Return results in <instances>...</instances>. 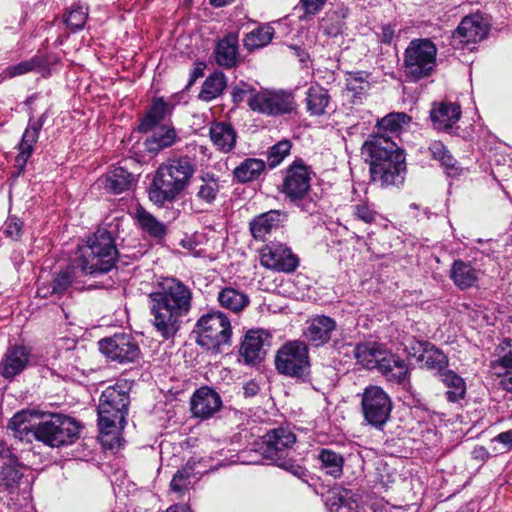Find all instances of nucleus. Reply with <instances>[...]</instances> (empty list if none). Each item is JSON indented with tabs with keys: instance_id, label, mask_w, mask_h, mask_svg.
Returning a JSON list of instances; mask_svg holds the SVG:
<instances>
[{
	"instance_id": "nucleus-42",
	"label": "nucleus",
	"mask_w": 512,
	"mask_h": 512,
	"mask_svg": "<svg viewBox=\"0 0 512 512\" xmlns=\"http://www.w3.org/2000/svg\"><path fill=\"white\" fill-rule=\"evenodd\" d=\"M499 364L505 369V375L501 380L503 388L512 392V339H505L498 346Z\"/></svg>"
},
{
	"instance_id": "nucleus-11",
	"label": "nucleus",
	"mask_w": 512,
	"mask_h": 512,
	"mask_svg": "<svg viewBox=\"0 0 512 512\" xmlns=\"http://www.w3.org/2000/svg\"><path fill=\"white\" fill-rule=\"evenodd\" d=\"M251 110L268 116H280L292 112L295 108L291 92L278 89H262L247 99Z\"/></svg>"
},
{
	"instance_id": "nucleus-34",
	"label": "nucleus",
	"mask_w": 512,
	"mask_h": 512,
	"mask_svg": "<svg viewBox=\"0 0 512 512\" xmlns=\"http://www.w3.org/2000/svg\"><path fill=\"white\" fill-rule=\"evenodd\" d=\"M428 342L416 341L412 344L413 355L424 361L425 365L431 369L441 371L447 365V357L438 349L428 348Z\"/></svg>"
},
{
	"instance_id": "nucleus-41",
	"label": "nucleus",
	"mask_w": 512,
	"mask_h": 512,
	"mask_svg": "<svg viewBox=\"0 0 512 512\" xmlns=\"http://www.w3.org/2000/svg\"><path fill=\"white\" fill-rule=\"evenodd\" d=\"M176 141V131L174 128L161 127L153 132L146 139L145 146L151 153H157L160 150L172 146Z\"/></svg>"
},
{
	"instance_id": "nucleus-46",
	"label": "nucleus",
	"mask_w": 512,
	"mask_h": 512,
	"mask_svg": "<svg viewBox=\"0 0 512 512\" xmlns=\"http://www.w3.org/2000/svg\"><path fill=\"white\" fill-rule=\"evenodd\" d=\"M226 87V79L222 72H214L206 78L199 93V98L211 101L217 98Z\"/></svg>"
},
{
	"instance_id": "nucleus-30",
	"label": "nucleus",
	"mask_w": 512,
	"mask_h": 512,
	"mask_svg": "<svg viewBox=\"0 0 512 512\" xmlns=\"http://www.w3.org/2000/svg\"><path fill=\"white\" fill-rule=\"evenodd\" d=\"M378 371L392 383L403 384L408 378L406 362L401 357L390 352L382 359Z\"/></svg>"
},
{
	"instance_id": "nucleus-37",
	"label": "nucleus",
	"mask_w": 512,
	"mask_h": 512,
	"mask_svg": "<svg viewBox=\"0 0 512 512\" xmlns=\"http://www.w3.org/2000/svg\"><path fill=\"white\" fill-rule=\"evenodd\" d=\"M369 74L366 72L348 73L346 78V97L350 98L353 103L362 100L370 89Z\"/></svg>"
},
{
	"instance_id": "nucleus-10",
	"label": "nucleus",
	"mask_w": 512,
	"mask_h": 512,
	"mask_svg": "<svg viewBox=\"0 0 512 512\" xmlns=\"http://www.w3.org/2000/svg\"><path fill=\"white\" fill-rule=\"evenodd\" d=\"M361 410L368 424L382 428L392 411L391 398L381 387L370 385L361 394Z\"/></svg>"
},
{
	"instance_id": "nucleus-24",
	"label": "nucleus",
	"mask_w": 512,
	"mask_h": 512,
	"mask_svg": "<svg viewBox=\"0 0 512 512\" xmlns=\"http://www.w3.org/2000/svg\"><path fill=\"white\" fill-rule=\"evenodd\" d=\"M223 189V182L218 176L211 172H206L198 177L195 186V200L205 206H212L221 190Z\"/></svg>"
},
{
	"instance_id": "nucleus-48",
	"label": "nucleus",
	"mask_w": 512,
	"mask_h": 512,
	"mask_svg": "<svg viewBox=\"0 0 512 512\" xmlns=\"http://www.w3.org/2000/svg\"><path fill=\"white\" fill-rule=\"evenodd\" d=\"M136 218L140 227L150 236L162 238L166 234V227L159 222L152 214L143 208L137 209Z\"/></svg>"
},
{
	"instance_id": "nucleus-50",
	"label": "nucleus",
	"mask_w": 512,
	"mask_h": 512,
	"mask_svg": "<svg viewBox=\"0 0 512 512\" xmlns=\"http://www.w3.org/2000/svg\"><path fill=\"white\" fill-rule=\"evenodd\" d=\"M195 464L194 461L189 460L182 469L176 472L170 483L173 491L182 492L191 485L194 479H197L200 472L195 471Z\"/></svg>"
},
{
	"instance_id": "nucleus-1",
	"label": "nucleus",
	"mask_w": 512,
	"mask_h": 512,
	"mask_svg": "<svg viewBox=\"0 0 512 512\" xmlns=\"http://www.w3.org/2000/svg\"><path fill=\"white\" fill-rule=\"evenodd\" d=\"M193 292L176 278H164L148 294L150 323L165 340L173 339L190 314Z\"/></svg>"
},
{
	"instance_id": "nucleus-58",
	"label": "nucleus",
	"mask_w": 512,
	"mask_h": 512,
	"mask_svg": "<svg viewBox=\"0 0 512 512\" xmlns=\"http://www.w3.org/2000/svg\"><path fill=\"white\" fill-rule=\"evenodd\" d=\"M277 465L287 471H289L291 474L297 476L298 478H301L306 475V470L302 466L298 465L294 461L291 460H282Z\"/></svg>"
},
{
	"instance_id": "nucleus-53",
	"label": "nucleus",
	"mask_w": 512,
	"mask_h": 512,
	"mask_svg": "<svg viewBox=\"0 0 512 512\" xmlns=\"http://www.w3.org/2000/svg\"><path fill=\"white\" fill-rule=\"evenodd\" d=\"M291 145L289 141H280L271 147L268 154V163L275 167L289 154Z\"/></svg>"
},
{
	"instance_id": "nucleus-38",
	"label": "nucleus",
	"mask_w": 512,
	"mask_h": 512,
	"mask_svg": "<svg viewBox=\"0 0 512 512\" xmlns=\"http://www.w3.org/2000/svg\"><path fill=\"white\" fill-rule=\"evenodd\" d=\"M217 300L221 307L234 313L241 312L250 302L249 297L244 292L231 287L221 289L218 293Z\"/></svg>"
},
{
	"instance_id": "nucleus-57",
	"label": "nucleus",
	"mask_w": 512,
	"mask_h": 512,
	"mask_svg": "<svg viewBox=\"0 0 512 512\" xmlns=\"http://www.w3.org/2000/svg\"><path fill=\"white\" fill-rule=\"evenodd\" d=\"M327 0H300L306 15H316L324 7Z\"/></svg>"
},
{
	"instance_id": "nucleus-40",
	"label": "nucleus",
	"mask_w": 512,
	"mask_h": 512,
	"mask_svg": "<svg viewBox=\"0 0 512 512\" xmlns=\"http://www.w3.org/2000/svg\"><path fill=\"white\" fill-rule=\"evenodd\" d=\"M330 96L328 91L323 87L315 85L311 86L307 91L306 103L307 110L311 115H322L329 104Z\"/></svg>"
},
{
	"instance_id": "nucleus-6",
	"label": "nucleus",
	"mask_w": 512,
	"mask_h": 512,
	"mask_svg": "<svg viewBox=\"0 0 512 512\" xmlns=\"http://www.w3.org/2000/svg\"><path fill=\"white\" fill-rule=\"evenodd\" d=\"M437 47L427 38L413 39L404 51L403 69L411 81L432 75L436 67Z\"/></svg>"
},
{
	"instance_id": "nucleus-44",
	"label": "nucleus",
	"mask_w": 512,
	"mask_h": 512,
	"mask_svg": "<svg viewBox=\"0 0 512 512\" xmlns=\"http://www.w3.org/2000/svg\"><path fill=\"white\" fill-rule=\"evenodd\" d=\"M168 113V104L162 99L158 98L153 101L151 107L142 118L139 125V130L147 132L155 127L161 120L164 119Z\"/></svg>"
},
{
	"instance_id": "nucleus-49",
	"label": "nucleus",
	"mask_w": 512,
	"mask_h": 512,
	"mask_svg": "<svg viewBox=\"0 0 512 512\" xmlns=\"http://www.w3.org/2000/svg\"><path fill=\"white\" fill-rule=\"evenodd\" d=\"M411 122V117L404 112H393L378 121V127L391 134H400Z\"/></svg>"
},
{
	"instance_id": "nucleus-47",
	"label": "nucleus",
	"mask_w": 512,
	"mask_h": 512,
	"mask_svg": "<svg viewBox=\"0 0 512 512\" xmlns=\"http://www.w3.org/2000/svg\"><path fill=\"white\" fill-rule=\"evenodd\" d=\"M44 63L45 61L42 57L34 56L29 60L22 61L15 65H10L0 73V80L4 81L16 76L27 74L39 67H42Z\"/></svg>"
},
{
	"instance_id": "nucleus-54",
	"label": "nucleus",
	"mask_w": 512,
	"mask_h": 512,
	"mask_svg": "<svg viewBox=\"0 0 512 512\" xmlns=\"http://www.w3.org/2000/svg\"><path fill=\"white\" fill-rule=\"evenodd\" d=\"M23 222L15 217L10 216L5 222L3 233L11 240L17 241L22 236Z\"/></svg>"
},
{
	"instance_id": "nucleus-63",
	"label": "nucleus",
	"mask_w": 512,
	"mask_h": 512,
	"mask_svg": "<svg viewBox=\"0 0 512 512\" xmlns=\"http://www.w3.org/2000/svg\"><path fill=\"white\" fill-rule=\"evenodd\" d=\"M166 512H191V510L187 506L175 505V506H171L170 508H168Z\"/></svg>"
},
{
	"instance_id": "nucleus-7",
	"label": "nucleus",
	"mask_w": 512,
	"mask_h": 512,
	"mask_svg": "<svg viewBox=\"0 0 512 512\" xmlns=\"http://www.w3.org/2000/svg\"><path fill=\"white\" fill-rule=\"evenodd\" d=\"M196 342L208 349L219 350L222 345H229L232 327L229 318L220 311L201 316L195 326Z\"/></svg>"
},
{
	"instance_id": "nucleus-59",
	"label": "nucleus",
	"mask_w": 512,
	"mask_h": 512,
	"mask_svg": "<svg viewBox=\"0 0 512 512\" xmlns=\"http://www.w3.org/2000/svg\"><path fill=\"white\" fill-rule=\"evenodd\" d=\"M395 37V26L391 24L383 25L381 32L378 34V39L383 44H391Z\"/></svg>"
},
{
	"instance_id": "nucleus-32",
	"label": "nucleus",
	"mask_w": 512,
	"mask_h": 512,
	"mask_svg": "<svg viewBox=\"0 0 512 512\" xmlns=\"http://www.w3.org/2000/svg\"><path fill=\"white\" fill-rule=\"evenodd\" d=\"M44 123V115L39 119H30L27 128L25 129L21 143L19 144V154L16 157V162L20 166H24L33 152L34 144L37 142L40 130Z\"/></svg>"
},
{
	"instance_id": "nucleus-60",
	"label": "nucleus",
	"mask_w": 512,
	"mask_h": 512,
	"mask_svg": "<svg viewBox=\"0 0 512 512\" xmlns=\"http://www.w3.org/2000/svg\"><path fill=\"white\" fill-rule=\"evenodd\" d=\"M205 64L198 62L195 64L194 69L191 72L188 86H191L198 78L204 75Z\"/></svg>"
},
{
	"instance_id": "nucleus-8",
	"label": "nucleus",
	"mask_w": 512,
	"mask_h": 512,
	"mask_svg": "<svg viewBox=\"0 0 512 512\" xmlns=\"http://www.w3.org/2000/svg\"><path fill=\"white\" fill-rule=\"evenodd\" d=\"M80 434V426L71 417L55 414L49 420L40 422L34 437L50 447H61L74 443Z\"/></svg>"
},
{
	"instance_id": "nucleus-20",
	"label": "nucleus",
	"mask_w": 512,
	"mask_h": 512,
	"mask_svg": "<svg viewBox=\"0 0 512 512\" xmlns=\"http://www.w3.org/2000/svg\"><path fill=\"white\" fill-rule=\"evenodd\" d=\"M461 107L457 103L442 101L434 103L430 110V119L434 129L454 133V128L461 118Z\"/></svg>"
},
{
	"instance_id": "nucleus-12",
	"label": "nucleus",
	"mask_w": 512,
	"mask_h": 512,
	"mask_svg": "<svg viewBox=\"0 0 512 512\" xmlns=\"http://www.w3.org/2000/svg\"><path fill=\"white\" fill-rule=\"evenodd\" d=\"M296 442V436L288 428H275L267 432L259 444L262 456L275 463L284 460Z\"/></svg>"
},
{
	"instance_id": "nucleus-29",
	"label": "nucleus",
	"mask_w": 512,
	"mask_h": 512,
	"mask_svg": "<svg viewBox=\"0 0 512 512\" xmlns=\"http://www.w3.org/2000/svg\"><path fill=\"white\" fill-rule=\"evenodd\" d=\"M480 277V270L476 269L470 262L457 259L452 263L450 278L454 285L461 290L474 286Z\"/></svg>"
},
{
	"instance_id": "nucleus-27",
	"label": "nucleus",
	"mask_w": 512,
	"mask_h": 512,
	"mask_svg": "<svg viewBox=\"0 0 512 512\" xmlns=\"http://www.w3.org/2000/svg\"><path fill=\"white\" fill-rule=\"evenodd\" d=\"M387 353L385 347L377 342L360 343L354 348V356L357 362L367 369H378Z\"/></svg>"
},
{
	"instance_id": "nucleus-43",
	"label": "nucleus",
	"mask_w": 512,
	"mask_h": 512,
	"mask_svg": "<svg viewBox=\"0 0 512 512\" xmlns=\"http://www.w3.org/2000/svg\"><path fill=\"white\" fill-rule=\"evenodd\" d=\"M275 34L274 28L269 24H263L246 34L243 39L244 46L248 50L259 49L268 45Z\"/></svg>"
},
{
	"instance_id": "nucleus-33",
	"label": "nucleus",
	"mask_w": 512,
	"mask_h": 512,
	"mask_svg": "<svg viewBox=\"0 0 512 512\" xmlns=\"http://www.w3.org/2000/svg\"><path fill=\"white\" fill-rule=\"evenodd\" d=\"M209 135L214 146L223 153L230 152L236 144L237 135L229 123H213L209 129Z\"/></svg>"
},
{
	"instance_id": "nucleus-15",
	"label": "nucleus",
	"mask_w": 512,
	"mask_h": 512,
	"mask_svg": "<svg viewBox=\"0 0 512 512\" xmlns=\"http://www.w3.org/2000/svg\"><path fill=\"white\" fill-rule=\"evenodd\" d=\"M99 349L108 358L120 363L133 362L140 353L132 336L124 333L100 340Z\"/></svg>"
},
{
	"instance_id": "nucleus-9",
	"label": "nucleus",
	"mask_w": 512,
	"mask_h": 512,
	"mask_svg": "<svg viewBox=\"0 0 512 512\" xmlns=\"http://www.w3.org/2000/svg\"><path fill=\"white\" fill-rule=\"evenodd\" d=\"M275 366L279 373L290 377L306 376L310 368L307 346L300 341L286 343L275 356Z\"/></svg>"
},
{
	"instance_id": "nucleus-18",
	"label": "nucleus",
	"mask_w": 512,
	"mask_h": 512,
	"mask_svg": "<svg viewBox=\"0 0 512 512\" xmlns=\"http://www.w3.org/2000/svg\"><path fill=\"white\" fill-rule=\"evenodd\" d=\"M270 334L263 329L249 330L241 343L240 355L246 364H256L263 360L270 345Z\"/></svg>"
},
{
	"instance_id": "nucleus-56",
	"label": "nucleus",
	"mask_w": 512,
	"mask_h": 512,
	"mask_svg": "<svg viewBox=\"0 0 512 512\" xmlns=\"http://www.w3.org/2000/svg\"><path fill=\"white\" fill-rule=\"evenodd\" d=\"M255 89L251 87L249 84L240 82L239 84L235 85L232 89V99L235 103H240L245 100L246 97L248 99L256 93Z\"/></svg>"
},
{
	"instance_id": "nucleus-5",
	"label": "nucleus",
	"mask_w": 512,
	"mask_h": 512,
	"mask_svg": "<svg viewBox=\"0 0 512 512\" xmlns=\"http://www.w3.org/2000/svg\"><path fill=\"white\" fill-rule=\"evenodd\" d=\"M125 388V384L116 383L102 392L98 406V425L102 433L109 434L116 427L124 428L129 405Z\"/></svg>"
},
{
	"instance_id": "nucleus-17",
	"label": "nucleus",
	"mask_w": 512,
	"mask_h": 512,
	"mask_svg": "<svg viewBox=\"0 0 512 512\" xmlns=\"http://www.w3.org/2000/svg\"><path fill=\"white\" fill-rule=\"evenodd\" d=\"M83 275L78 265V260H76L75 264L61 270L49 285L39 286L37 295L42 298H47L51 295H63L70 288L80 289L81 282L79 278Z\"/></svg>"
},
{
	"instance_id": "nucleus-31",
	"label": "nucleus",
	"mask_w": 512,
	"mask_h": 512,
	"mask_svg": "<svg viewBox=\"0 0 512 512\" xmlns=\"http://www.w3.org/2000/svg\"><path fill=\"white\" fill-rule=\"evenodd\" d=\"M217 64L224 68H232L238 61V35L229 33L218 41L215 47Z\"/></svg>"
},
{
	"instance_id": "nucleus-28",
	"label": "nucleus",
	"mask_w": 512,
	"mask_h": 512,
	"mask_svg": "<svg viewBox=\"0 0 512 512\" xmlns=\"http://www.w3.org/2000/svg\"><path fill=\"white\" fill-rule=\"evenodd\" d=\"M133 182V175L123 167L114 168L97 181L99 186L112 194H120L129 190Z\"/></svg>"
},
{
	"instance_id": "nucleus-35",
	"label": "nucleus",
	"mask_w": 512,
	"mask_h": 512,
	"mask_svg": "<svg viewBox=\"0 0 512 512\" xmlns=\"http://www.w3.org/2000/svg\"><path fill=\"white\" fill-rule=\"evenodd\" d=\"M317 460L319 468L326 475L338 479L343 474L344 457L341 453L330 448H321L318 452Z\"/></svg>"
},
{
	"instance_id": "nucleus-3",
	"label": "nucleus",
	"mask_w": 512,
	"mask_h": 512,
	"mask_svg": "<svg viewBox=\"0 0 512 512\" xmlns=\"http://www.w3.org/2000/svg\"><path fill=\"white\" fill-rule=\"evenodd\" d=\"M196 163L189 156L168 158L159 165L149 187V199L158 206L175 201L190 185Z\"/></svg>"
},
{
	"instance_id": "nucleus-13",
	"label": "nucleus",
	"mask_w": 512,
	"mask_h": 512,
	"mask_svg": "<svg viewBox=\"0 0 512 512\" xmlns=\"http://www.w3.org/2000/svg\"><path fill=\"white\" fill-rule=\"evenodd\" d=\"M260 263L270 270L291 273L297 269L299 260L286 244L272 241L261 248Z\"/></svg>"
},
{
	"instance_id": "nucleus-26",
	"label": "nucleus",
	"mask_w": 512,
	"mask_h": 512,
	"mask_svg": "<svg viewBox=\"0 0 512 512\" xmlns=\"http://www.w3.org/2000/svg\"><path fill=\"white\" fill-rule=\"evenodd\" d=\"M325 503L331 512H364L358 495L347 489L331 491Z\"/></svg>"
},
{
	"instance_id": "nucleus-14",
	"label": "nucleus",
	"mask_w": 512,
	"mask_h": 512,
	"mask_svg": "<svg viewBox=\"0 0 512 512\" xmlns=\"http://www.w3.org/2000/svg\"><path fill=\"white\" fill-rule=\"evenodd\" d=\"M488 33V25L480 14H473L462 19L452 34V46L456 49L472 50L474 45L483 40Z\"/></svg>"
},
{
	"instance_id": "nucleus-25",
	"label": "nucleus",
	"mask_w": 512,
	"mask_h": 512,
	"mask_svg": "<svg viewBox=\"0 0 512 512\" xmlns=\"http://www.w3.org/2000/svg\"><path fill=\"white\" fill-rule=\"evenodd\" d=\"M286 218V213L280 210H270L262 213L250 222V232L254 239L264 240L266 235L278 229Z\"/></svg>"
},
{
	"instance_id": "nucleus-52",
	"label": "nucleus",
	"mask_w": 512,
	"mask_h": 512,
	"mask_svg": "<svg viewBox=\"0 0 512 512\" xmlns=\"http://www.w3.org/2000/svg\"><path fill=\"white\" fill-rule=\"evenodd\" d=\"M429 152L435 160H438L444 167L453 168L455 166V159L450 154L449 150L440 141H433L430 143Z\"/></svg>"
},
{
	"instance_id": "nucleus-64",
	"label": "nucleus",
	"mask_w": 512,
	"mask_h": 512,
	"mask_svg": "<svg viewBox=\"0 0 512 512\" xmlns=\"http://www.w3.org/2000/svg\"><path fill=\"white\" fill-rule=\"evenodd\" d=\"M325 31L328 35L337 36L338 34L341 33V27H333L330 29L326 28Z\"/></svg>"
},
{
	"instance_id": "nucleus-4",
	"label": "nucleus",
	"mask_w": 512,
	"mask_h": 512,
	"mask_svg": "<svg viewBox=\"0 0 512 512\" xmlns=\"http://www.w3.org/2000/svg\"><path fill=\"white\" fill-rule=\"evenodd\" d=\"M118 251L112 234L104 229H98L81 249L77 259L83 274L91 276L109 272L116 263Z\"/></svg>"
},
{
	"instance_id": "nucleus-22",
	"label": "nucleus",
	"mask_w": 512,
	"mask_h": 512,
	"mask_svg": "<svg viewBox=\"0 0 512 512\" xmlns=\"http://www.w3.org/2000/svg\"><path fill=\"white\" fill-rule=\"evenodd\" d=\"M30 353L25 346L14 345L7 349L0 363V374L6 379H12L20 374L29 362Z\"/></svg>"
},
{
	"instance_id": "nucleus-23",
	"label": "nucleus",
	"mask_w": 512,
	"mask_h": 512,
	"mask_svg": "<svg viewBox=\"0 0 512 512\" xmlns=\"http://www.w3.org/2000/svg\"><path fill=\"white\" fill-rule=\"evenodd\" d=\"M335 327L336 323L332 318L318 315L306 322L304 336L312 345L320 346L329 341Z\"/></svg>"
},
{
	"instance_id": "nucleus-62",
	"label": "nucleus",
	"mask_w": 512,
	"mask_h": 512,
	"mask_svg": "<svg viewBox=\"0 0 512 512\" xmlns=\"http://www.w3.org/2000/svg\"><path fill=\"white\" fill-rule=\"evenodd\" d=\"M244 394L245 396H254L257 394L259 387L255 382H249L244 386Z\"/></svg>"
},
{
	"instance_id": "nucleus-51",
	"label": "nucleus",
	"mask_w": 512,
	"mask_h": 512,
	"mask_svg": "<svg viewBox=\"0 0 512 512\" xmlns=\"http://www.w3.org/2000/svg\"><path fill=\"white\" fill-rule=\"evenodd\" d=\"M88 18V8L80 3H74L67 8L64 22L73 31L81 30Z\"/></svg>"
},
{
	"instance_id": "nucleus-19",
	"label": "nucleus",
	"mask_w": 512,
	"mask_h": 512,
	"mask_svg": "<svg viewBox=\"0 0 512 512\" xmlns=\"http://www.w3.org/2000/svg\"><path fill=\"white\" fill-rule=\"evenodd\" d=\"M0 487L12 492L20 485L26 468L11 454L5 444L0 443Z\"/></svg>"
},
{
	"instance_id": "nucleus-55",
	"label": "nucleus",
	"mask_w": 512,
	"mask_h": 512,
	"mask_svg": "<svg viewBox=\"0 0 512 512\" xmlns=\"http://www.w3.org/2000/svg\"><path fill=\"white\" fill-rule=\"evenodd\" d=\"M352 209L353 215L365 223L370 224L376 219L377 212L367 203L356 204Z\"/></svg>"
},
{
	"instance_id": "nucleus-45",
	"label": "nucleus",
	"mask_w": 512,
	"mask_h": 512,
	"mask_svg": "<svg viewBox=\"0 0 512 512\" xmlns=\"http://www.w3.org/2000/svg\"><path fill=\"white\" fill-rule=\"evenodd\" d=\"M31 413L20 411L16 413L9 421L8 428L13 431L14 436L20 440L34 436L35 427L30 423Z\"/></svg>"
},
{
	"instance_id": "nucleus-39",
	"label": "nucleus",
	"mask_w": 512,
	"mask_h": 512,
	"mask_svg": "<svg viewBox=\"0 0 512 512\" xmlns=\"http://www.w3.org/2000/svg\"><path fill=\"white\" fill-rule=\"evenodd\" d=\"M265 170V162L261 159L247 158L233 171L238 182H251L260 177Z\"/></svg>"
},
{
	"instance_id": "nucleus-36",
	"label": "nucleus",
	"mask_w": 512,
	"mask_h": 512,
	"mask_svg": "<svg viewBox=\"0 0 512 512\" xmlns=\"http://www.w3.org/2000/svg\"><path fill=\"white\" fill-rule=\"evenodd\" d=\"M441 381L446 387V398L451 403H459L466 396L465 380L452 370H445L440 373Z\"/></svg>"
},
{
	"instance_id": "nucleus-61",
	"label": "nucleus",
	"mask_w": 512,
	"mask_h": 512,
	"mask_svg": "<svg viewBox=\"0 0 512 512\" xmlns=\"http://www.w3.org/2000/svg\"><path fill=\"white\" fill-rule=\"evenodd\" d=\"M495 441L502 443L506 448L512 447V430H508L500 433L495 439Z\"/></svg>"
},
{
	"instance_id": "nucleus-16",
	"label": "nucleus",
	"mask_w": 512,
	"mask_h": 512,
	"mask_svg": "<svg viewBox=\"0 0 512 512\" xmlns=\"http://www.w3.org/2000/svg\"><path fill=\"white\" fill-rule=\"evenodd\" d=\"M311 173L303 164L291 165L283 182V193L292 202L303 200L310 189Z\"/></svg>"
},
{
	"instance_id": "nucleus-2",
	"label": "nucleus",
	"mask_w": 512,
	"mask_h": 512,
	"mask_svg": "<svg viewBox=\"0 0 512 512\" xmlns=\"http://www.w3.org/2000/svg\"><path fill=\"white\" fill-rule=\"evenodd\" d=\"M362 153L370 163L373 183L382 188L403 184L406 172L405 156L403 150L389 137H370L365 141Z\"/></svg>"
},
{
	"instance_id": "nucleus-21",
	"label": "nucleus",
	"mask_w": 512,
	"mask_h": 512,
	"mask_svg": "<svg viewBox=\"0 0 512 512\" xmlns=\"http://www.w3.org/2000/svg\"><path fill=\"white\" fill-rule=\"evenodd\" d=\"M190 404L194 417L208 419L220 410L222 400L215 390L204 386L194 392Z\"/></svg>"
}]
</instances>
